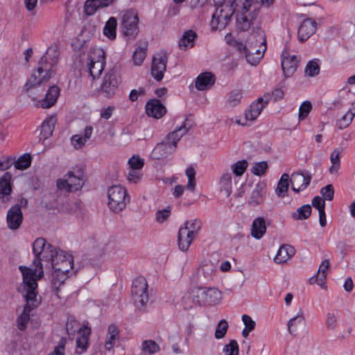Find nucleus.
Instances as JSON below:
<instances>
[{
    "instance_id": "8fccbe9b",
    "label": "nucleus",
    "mask_w": 355,
    "mask_h": 355,
    "mask_svg": "<svg viewBox=\"0 0 355 355\" xmlns=\"http://www.w3.org/2000/svg\"><path fill=\"white\" fill-rule=\"evenodd\" d=\"M83 327L80 326L79 322L73 318H69L67 320L66 330L69 336H73L76 332L78 333L79 329Z\"/></svg>"
},
{
    "instance_id": "5fc2aeb1",
    "label": "nucleus",
    "mask_w": 355,
    "mask_h": 355,
    "mask_svg": "<svg viewBox=\"0 0 355 355\" xmlns=\"http://www.w3.org/2000/svg\"><path fill=\"white\" fill-rule=\"evenodd\" d=\"M320 67L316 61L311 60L305 67V73L309 76H314L319 73Z\"/></svg>"
},
{
    "instance_id": "4c0bfd02",
    "label": "nucleus",
    "mask_w": 355,
    "mask_h": 355,
    "mask_svg": "<svg viewBox=\"0 0 355 355\" xmlns=\"http://www.w3.org/2000/svg\"><path fill=\"white\" fill-rule=\"evenodd\" d=\"M67 274L66 272H57L55 270L52 273L51 286L58 297H60L58 295L59 288L66 279Z\"/></svg>"
},
{
    "instance_id": "58836bf2",
    "label": "nucleus",
    "mask_w": 355,
    "mask_h": 355,
    "mask_svg": "<svg viewBox=\"0 0 355 355\" xmlns=\"http://www.w3.org/2000/svg\"><path fill=\"white\" fill-rule=\"evenodd\" d=\"M263 187L257 184L256 187L252 191L250 196L248 199V204L250 206L256 207L260 205L263 201V198L262 195Z\"/></svg>"
},
{
    "instance_id": "f257e3e1",
    "label": "nucleus",
    "mask_w": 355,
    "mask_h": 355,
    "mask_svg": "<svg viewBox=\"0 0 355 355\" xmlns=\"http://www.w3.org/2000/svg\"><path fill=\"white\" fill-rule=\"evenodd\" d=\"M214 3L218 7L212 15L211 26L216 30L225 28L236 7V27L241 31H248L258 17L261 7L258 0H224Z\"/></svg>"
},
{
    "instance_id": "473e14b6",
    "label": "nucleus",
    "mask_w": 355,
    "mask_h": 355,
    "mask_svg": "<svg viewBox=\"0 0 355 355\" xmlns=\"http://www.w3.org/2000/svg\"><path fill=\"white\" fill-rule=\"evenodd\" d=\"M290 182V177L287 173H283L277 183L275 189L277 196L279 198H284L287 195Z\"/></svg>"
},
{
    "instance_id": "37998d69",
    "label": "nucleus",
    "mask_w": 355,
    "mask_h": 355,
    "mask_svg": "<svg viewBox=\"0 0 355 355\" xmlns=\"http://www.w3.org/2000/svg\"><path fill=\"white\" fill-rule=\"evenodd\" d=\"M228 322L226 320L223 319L218 322L216 325L214 336L216 339L224 338L228 329Z\"/></svg>"
},
{
    "instance_id": "f8f14e48",
    "label": "nucleus",
    "mask_w": 355,
    "mask_h": 355,
    "mask_svg": "<svg viewBox=\"0 0 355 355\" xmlns=\"http://www.w3.org/2000/svg\"><path fill=\"white\" fill-rule=\"evenodd\" d=\"M268 104V101H263V98H259L257 101L253 102L245 112L244 122L241 119H236V123L241 125H248V121L252 122L259 116L263 109Z\"/></svg>"
},
{
    "instance_id": "a19ab883",
    "label": "nucleus",
    "mask_w": 355,
    "mask_h": 355,
    "mask_svg": "<svg viewBox=\"0 0 355 355\" xmlns=\"http://www.w3.org/2000/svg\"><path fill=\"white\" fill-rule=\"evenodd\" d=\"M220 189L224 191L227 196H229L232 192V175L230 173H223L220 177Z\"/></svg>"
},
{
    "instance_id": "0e129e2a",
    "label": "nucleus",
    "mask_w": 355,
    "mask_h": 355,
    "mask_svg": "<svg viewBox=\"0 0 355 355\" xmlns=\"http://www.w3.org/2000/svg\"><path fill=\"white\" fill-rule=\"evenodd\" d=\"M71 141L73 147L76 149L83 148L87 142L85 138H83L80 135H73L71 138Z\"/></svg>"
},
{
    "instance_id": "49530a36",
    "label": "nucleus",
    "mask_w": 355,
    "mask_h": 355,
    "mask_svg": "<svg viewBox=\"0 0 355 355\" xmlns=\"http://www.w3.org/2000/svg\"><path fill=\"white\" fill-rule=\"evenodd\" d=\"M14 163L16 168L26 169L31 165V156L30 154L25 153L20 156L16 162H14Z\"/></svg>"
},
{
    "instance_id": "a18cd8bd",
    "label": "nucleus",
    "mask_w": 355,
    "mask_h": 355,
    "mask_svg": "<svg viewBox=\"0 0 355 355\" xmlns=\"http://www.w3.org/2000/svg\"><path fill=\"white\" fill-rule=\"evenodd\" d=\"M330 159L332 165L329 168V172L332 174L336 173L338 172L340 165V153L338 149H335L332 151Z\"/></svg>"
},
{
    "instance_id": "3c124183",
    "label": "nucleus",
    "mask_w": 355,
    "mask_h": 355,
    "mask_svg": "<svg viewBox=\"0 0 355 355\" xmlns=\"http://www.w3.org/2000/svg\"><path fill=\"white\" fill-rule=\"evenodd\" d=\"M268 167V165L267 162L262 161L255 163L252 166L251 171L255 175L261 176L266 173Z\"/></svg>"
},
{
    "instance_id": "c85d7f7f",
    "label": "nucleus",
    "mask_w": 355,
    "mask_h": 355,
    "mask_svg": "<svg viewBox=\"0 0 355 355\" xmlns=\"http://www.w3.org/2000/svg\"><path fill=\"white\" fill-rule=\"evenodd\" d=\"M60 95V89L56 85L50 87L43 99L41 106L43 108H49L52 107L57 101Z\"/></svg>"
},
{
    "instance_id": "603ef678",
    "label": "nucleus",
    "mask_w": 355,
    "mask_h": 355,
    "mask_svg": "<svg viewBox=\"0 0 355 355\" xmlns=\"http://www.w3.org/2000/svg\"><path fill=\"white\" fill-rule=\"evenodd\" d=\"M248 165L247 161L244 159L236 162L232 166L233 173L236 176H241L247 169Z\"/></svg>"
},
{
    "instance_id": "ea45409f",
    "label": "nucleus",
    "mask_w": 355,
    "mask_h": 355,
    "mask_svg": "<svg viewBox=\"0 0 355 355\" xmlns=\"http://www.w3.org/2000/svg\"><path fill=\"white\" fill-rule=\"evenodd\" d=\"M202 227V222L199 219H193L190 220H187L184 223V227H181L180 228H185L188 230V232L190 234H192L195 237L198 234L199 231Z\"/></svg>"
},
{
    "instance_id": "9b49d317",
    "label": "nucleus",
    "mask_w": 355,
    "mask_h": 355,
    "mask_svg": "<svg viewBox=\"0 0 355 355\" xmlns=\"http://www.w3.org/2000/svg\"><path fill=\"white\" fill-rule=\"evenodd\" d=\"M119 79L114 71L110 70L103 78L99 92L106 98H112L119 85Z\"/></svg>"
},
{
    "instance_id": "f03ea898",
    "label": "nucleus",
    "mask_w": 355,
    "mask_h": 355,
    "mask_svg": "<svg viewBox=\"0 0 355 355\" xmlns=\"http://www.w3.org/2000/svg\"><path fill=\"white\" fill-rule=\"evenodd\" d=\"M19 270L23 276V283L19 290L25 298L26 304L22 313L17 318V328L23 331L26 329L30 320V313L38 306L40 301L37 300L36 288H37V279H34L35 272L30 268L19 266Z\"/></svg>"
},
{
    "instance_id": "2eb2a0df",
    "label": "nucleus",
    "mask_w": 355,
    "mask_h": 355,
    "mask_svg": "<svg viewBox=\"0 0 355 355\" xmlns=\"http://www.w3.org/2000/svg\"><path fill=\"white\" fill-rule=\"evenodd\" d=\"M176 149V146L172 144L169 140L165 137L164 140L158 143L151 152V157L155 159H162L173 153Z\"/></svg>"
},
{
    "instance_id": "f3484780",
    "label": "nucleus",
    "mask_w": 355,
    "mask_h": 355,
    "mask_svg": "<svg viewBox=\"0 0 355 355\" xmlns=\"http://www.w3.org/2000/svg\"><path fill=\"white\" fill-rule=\"evenodd\" d=\"M6 221L8 227L12 230H16L20 227L23 221L21 205H15L8 209Z\"/></svg>"
},
{
    "instance_id": "f704fd0d",
    "label": "nucleus",
    "mask_w": 355,
    "mask_h": 355,
    "mask_svg": "<svg viewBox=\"0 0 355 355\" xmlns=\"http://www.w3.org/2000/svg\"><path fill=\"white\" fill-rule=\"evenodd\" d=\"M56 119L54 116L47 117L41 125L40 135L44 139L49 138L53 133Z\"/></svg>"
},
{
    "instance_id": "ddd939ff",
    "label": "nucleus",
    "mask_w": 355,
    "mask_h": 355,
    "mask_svg": "<svg viewBox=\"0 0 355 355\" xmlns=\"http://www.w3.org/2000/svg\"><path fill=\"white\" fill-rule=\"evenodd\" d=\"M167 56L166 53H160L153 56L151 66V75L157 80L160 81L164 78L166 69Z\"/></svg>"
},
{
    "instance_id": "b1692460",
    "label": "nucleus",
    "mask_w": 355,
    "mask_h": 355,
    "mask_svg": "<svg viewBox=\"0 0 355 355\" xmlns=\"http://www.w3.org/2000/svg\"><path fill=\"white\" fill-rule=\"evenodd\" d=\"M204 306L218 304L222 299L221 292L216 288H203Z\"/></svg>"
},
{
    "instance_id": "13d9d810",
    "label": "nucleus",
    "mask_w": 355,
    "mask_h": 355,
    "mask_svg": "<svg viewBox=\"0 0 355 355\" xmlns=\"http://www.w3.org/2000/svg\"><path fill=\"white\" fill-rule=\"evenodd\" d=\"M312 109V105L310 101H304L302 103L299 109V119L300 120L304 119Z\"/></svg>"
},
{
    "instance_id": "4468645a",
    "label": "nucleus",
    "mask_w": 355,
    "mask_h": 355,
    "mask_svg": "<svg viewBox=\"0 0 355 355\" xmlns=\"http://www.w3.org/2000/svg\"><path fill=\"white\" fill-rule=\"evenodd\" d=\"M311 175L309 173H293L290 178L291 189L295 193L304 191L310 184Z\"/></svg>"
},
{
    "instance_id": "423d86ee",
    "label": "nucleus",
    "mask_w": 355,
    "mask_h": 355,
    "mask_svg": "<svg viewBox=\"0 0 355 355\" xmlns=\"http://www.w3.org/2000/svg\"><path fill=\"white\" fill-rule=\"evenodd\" d=\"M105 64V54L103 49L95 48L89 52L87 68L92 80L99 78Z\"/></svg>"
},
{
    "instance_id": "39448f33",
    "label": "nucleus",
    "mask_w": 355,
    "mask_h": 355,
    "mask_svg": "<svg viewBox=\"0 0 355 355\" xmlns=\"http://www.w3.org/2000/svg\"><path fill=\"white\" fill-rule=\"evenodd\" d=\"M50 244H48L46 247V241L43 238H37L33 244V250L35 256L33 260V263L35 264V269H32L33 272H35L34 279H40L43 274V267L41 263V261L46 259H50V250L49 248ZM31 270V268H30Z\"/></svg>"
},
{
    "instance_id": "0eeeda50",
    "label": "nucleus",
    "mask_w": 355,
    "mask_h": 355,
    "mask_svg": "<svg viewBox=\"0 0 355 355\" xmlns=\"http://www.w3.org/2000/svg\"><path fill=\"white\" fill-rule=\"evenodd\" d=\"M49 248H51L49 259L51 261L53 269L57 272H69L73 268V256L52 245H49Z\"/></svg>"
},
{
    "instance_id": "7ed1b4c3",
    "label": "nucleus",
    "mask_w": 355,
    "mask_h": 355,
    "mask_svg": "<svg viewBox=\"0 0 355 355\" xmlns=\"http://www.w3.org/2000/svg\"><path fill=\"white\" fill-rule=\"evenodd\" d=\"M46 60V56L41 58L37 69L33 71L30 78L24 86V92L34 101H37L40 96L36 95L33 90L48 82L55 74L53 64L47 63Z\"/></svg>"
},
{
    "instance_id": "9d476101",
    "label": "nucleus",
    "mask_w": 355,
    "mask_h": 355,
    "mask_svg": "<svg viewBox=\"0 0 355 355\" xmlns=\"http://www.w3.org/2000/svg\"><path fill=\"white\" fill-rule=\"evenodd\" d=\"M137 14L132 10L125 11L122 16L121 27L123 34L129 39H135L138 33Z\"/></svg>"
},
{
    "instance_id": "c756f323",
    "label": "nucleus",
    "mask_w": 355,
    "mask_h": 355,
    "mask_svg": "<svg viewBox=\"0 0 355 355\" xmlns=\"http://www.w3.org/2000/svg\"><path fill=\"white\" fill-rule=\"evenodd\" d=\"M203 288H195L192 289L184 298L191 301L190 307L204 305Z\"/></svg>"
},
{
    "instance_id": "338daca9",
    "label": "nucleus",
    "mask_w": 355,
    "mask_h": 355,
    "mask_svg": "<svg viewBox=\"0 0 355 355\" xmlns=\"http://www.w3.org/2000/svg\"><path fill=\"white\" fill-rule=\"evenodd\" d=\"M141 177V173L139 170L130 169L128 175L127 179L130 182L132 183H137Z\"/></svg>"
},
{
    "instance_id": "cd10ccee",
    "label": "nucleus",
    "mask_w": 355,
    "mask_h": 355,
    "mask_svg": "<svg viewBox=\"0 0 355 355\" xmlns=\"http://www.w3.org/2000/svg\"><path fill=\"white\" fill-rule=\"evenodd\" d=\"M195 238L187 229L180 228L178 236L179 248L183 252L187 251Z\"/></svg>"
},
{
    "instance_id": "a878e982",
    "label": "nucleus",
    "mask_w": 355,
    "mask_h": 355,
    "mask_svg": "<svg viewBox=\"0 0 355 355\" xmlns=\"http://www.w3.org/2000/svg\"><path fill=\"white\" fill-rule=\"evenodd\" d=\"M295 253V249L291 245H282L277 251L274 258L275 262L277 263H285L290 259Z\"/></svg>"
},
{
    "instance_id": "7c9ffc66",
    "label": "nucleus",
    "mask_w": 355,
    "mask_h": 355,
    "mask_svg": "<svg viewBox=\"0 0 355 355\" xmlns=\"http://www.w3.org/2000/svg\"><path fill=\"white\" fill-rule=\"evenodd\" d=\"M187 121V119L185 120ZM189 128L187 127L186 121L184 123L176 128L173 132L168 133L166 138L167 140H169L172 144L175 145L177 147L178 142L180 140V139L189 131Z\"/></svg>"
},
{
    "instance_id": "052dcab7",
    "label": "nucleus",
    "mask_w": 355,
    "mask_h": 355,
    "mask_svg": "<svg viewBox=\"0 0 355 355\" xmlns=\"http://www.w3.org/2000/svg\"><path fill=\"white\" fill-rule=\"evenodd\" d=\"M304 321L303 312L301 311L295 317L292 318L288 322V330L291 334H293L295 329H292V327H295L298 323Z\"/></svg>"
},
{
    "instance_id": "c9c22d12",
    "label": "nucleus",
    "mask_w": 355,
    "mask_h": 355,
    "mask_svg": "<svg viewBox=\"0 0 355 355\" xmlns=\"http://www.w3.org/2000/svg\"><path fill=\"white\" fill-rule=\"evenodd\" d=\"M216 266L210 261L202 263L198 268V274L202 275L207 279H211L216 272Z\"/></svg>"
},
{
    "instance_id": "69168bd1",
    "label": "nucleus",
    "mask_w": 355,
    "mask_h": 355,
    "mask_svg": "<svg viewBox=\"0 0 355 355\" xmlns=\"http://www.w3.org/2000/svg\"><path fill=\"white\" fill-rule=\"evenodd\" d=\"M353 121V118L349 113L345 114L337 122V125L340 129H343L348 127Z\"/></svg>"
},
{
    "instance_id": "412c9836",
    "label": "nucleus",
    "mask_w": 355,
    "mask_h": 355,
    "mask_svg": "<svg viewBox=\"0 0 355 355\" xmlns=\"http://www.w3.org/2000/svg\"><path fill=\"white\" fill-rule=\"evenodd\" d=\"M69 183V191H76L82 188L84 184V173L82 169L76 171H69L67 173Z\"/></svg>"
},
{
    "instance_id": "1a4fd4ad",
    "label": "nucleus",
    "mask_w": 355,
    "mask_h": 355,
    "mask_svg": "<svg viewBox=\"0 0 355 355\" xmlns=\"http://www.w3.org/2000/svg\"><path fill=\"white\" fill-rule=\"evenodd\" d=\"M131 294L135 304L144 306L148 301V284L145 278L140 277L134 279Z\"/></svg>"
},
{
    "instance_id": "864d4df0",
    "label": "nucleus",
    "mask_w": 355,
    "mask_h": 355,
    "mask_svg": "<svg viewBox=\"0 0 355 355\" xmlns=\"http://www.w3.org/2000/svg\"><path fill=\"white\" fill-rule=\"evenodd\" d=\"M242 98V92L239 89H235L230 92L227 102L231 106L239 105Z\"/></svg>"
},
{
    "instance_id": "6e6d98bb",
    "label": "nucleus",
    "mask_w": 355,
    "mask_h": 355,
    "mask_svg": "<svg viewBox=\"0 0 355 355\" xmlns=\"http://www.w3.org/2000/svg\"><path fill=\"white\" fill-rule=\"evenodd\" d=\"M223 352L225 355H238L239 345L235 340H230V343L223 348Z\"/></svg>"
},
{
    "instance_id": "c03bdc74",
    "label": "nucleus",
    "mask_w": 355,
    "mask_h": 355,
    "mask_svg": "<svg viewBox=\"0 0 355 355\" xmlns=\"http://www.w3.org/2000/svg\"><path fill=\"white\" fill-rule=\"evenodd\" d=\"M102 8L98 0H87L85 3V12L87 15H93L98 8Z\"/></svg>"
},
{
    "instance_id": "4be33fe9",
    "label": "nucleus",
    "mask_w": 355,
    "mask_h": 355,
    "mask_svg": "<svg viewBox=\"0 0 355 355\" xmlns=\"http://www.w3.org/2000/svg\"><path fill=\"white\" fill-rule=\"evenodd\" d=\"M119 330L115 324H110L107 327L106 338L105 340V348L107 351H111L116 343L119 340Z\"/></svg>"
},
{
    "instance_id": "bf43d9fd",
    "label": "nucleus",
    "mask_w": 355,
    "mask_h": 355,
    "mask_svg": "<svg viewBox=\"0 0 355 355\" xmlns=\"http://www.w3.org/2000/svg\"><path fill=\"white\" fill-rule=\"evenodd\" d=\"M128 164L130 169L140 170L144 164V159L139 156L133 155L129 160Z\"/></svg>"
},
{
    "instance_id": "bb28decb",
    "label": "nucleus",
    "mask_w": 355,
    "mask_h": 355,
    "mask_svg": "<svg viewBox=\"0 0 355 355\" xmlns=\"http://www.w3.org/2000/svg\"><path fill=\"white\" fill-rule=\"evenodd\" d=\"M266 232V223L263 217H257L252 222L251 235L256 239H261Z\"/></svg>"
},
{
    "instance_id": "6ab92c4d",
    "label": "nucleus",
    "mask_w": 355,
    "mask_h": 355,
    "mask_svg": "<svg viewBox=\"0 0 355 355\" xmlns=\"http://www.w3.org/2000/svg\"><path fill=\"white\" fill-rule=\"evenodd\" d=\"M166 112L165 106L159 99H152L146 105V112L148 116L160 119L166 114Z\"/></svg>"
},
{
    "instance_id": "dca6fc26",
    "label": "nucleus",
    "mask_w": 355,
    "mask_h": 355,
    "mask_svg": "<svg viewBox=\"0 0 355 355\" xmlns=\"http://www.w3.org/2000/svg\"><path fill=\"white\" fill-rule=\"evenodd\" d=\"M299 62L296 55L291 56L286 50L282 52V69L286 77H290L295 72Z\"/></svg>"
},
{
    "instance_id": "20e7f679",
    "label": "nucleus",
    "mask_w": 355,
    "mask_h": 355,
    "mask_svg": "<svg viewBox=\"0 0 355 355\" xmlns=\"http://www.w3.org/2000/svg\"><path fill=\"white\" fill-rule=\"evenodd\" d=\"M107 198L108 207L114 213L121 212L130 202V197L126 189L120 185L110 187L107 190Z\"/></svg>"
},
{
    "instance_id": "09e8293b",
    "label": "nucleus",
    "mask_w": 355,
    "mask_h": 355,
    "mask_svg": "<svg viewBox=\"0 0 355 355\" xmlns=\"http://www.w3.org/2000/svg\"><path fill=\"white\" fill-rule=\"evenodd\" d=\"M188 183L186 186L188 190L194 191L196 187V171L193 166H189L186 170Z\"/></svg>"
},
{
    "instance_id": "5701e85b",
    "label": "nucleus",
    "mask_w": 355,
    "mask_h": 355,
    "mask_svg": "<svg viewBox=\"0 0 355 355\" xmlns=\"http://www.w3.org/2000/svg\"><path fill=\"white\" fill-rule=\"evenodd\" d=\"M329 261L327 259L322 261L318 270V273L309 279L310 284H313V283H316L321 288H325L327 271L329 269Z\"/></svg>"
},
{
    "instance_id": "680f3d73",
    "label": "nucleus",
    "mask_w": 355,
    "mask_h": 355,
    "mask_svg": "<svg viewBox=\"0 0 355 355\" xmlns=\"http://www.w3.org/2000/svg\"><path fill=\"white\" fill-rule=\"evenodd\" d=\"M320 193L327 200H332L334 196V189L332 184H328L324 187H322L320 190Z\"/></svg>"
},
{
    "instance_id": "e433bc0d",
    "label": "nucleus",
    "mask_w": 355,
    "mask_h": 355,
    "mask_svg": "<svg viewBox=\"0 0 355 355\" xmlns=\"http://www.w3.org/2000/svg\"><path fill=\"white\" fill-rule=\"evenodd\" d=\"M117 26L116 19L114 17H111L106 21L105 25L103 28V34L105 36L110 40H114L116 36V30Z\"/></svg>"
},
{
    "instance_id": "a211bd4d",
    "label": "nucleus",
    "mask_w": 355,
    "mask_h": 355,
    "mask_svg": "<svg viewBox=\"0 0 355 355\" xmlns=\"http://www.w3.org/2000/svg\"><path fill=\"white\" fill-rule=\"evenodd\" d=\"M317 28V23L311 19H304L300 24L297 37L300 42L307 40L313 33H315Z\"/></svg>"
},
{
    "instance_id": "2f4dec72",
    "label": "nucleus",
    "mask_w": 355,
    "mask_h": 355,
    "mask_svg": "<svg viewBox=\"0 0 355 355\" xmlns=\"http://www.w3.org/2000/svg\"><path fill=\"white\" fill-rule=\"evenodd\" d=\"M78 334L80 335L76 339V346L78 348H80L81 350L85 351L87 348L89 336L91 334V329L87 326H83V328H80Z\"/></svg>"
},
{
    "instance_id": "de8ad7c7",
    "label": "nucleus",
    "mask_w": 355,
    "mask_h": 355,
    "mask_svg": "<svg viewBox=\"0 0 355 355\" xmlns=\"http://www.w3.org/2000/svg\"><path fill=\"white\" fill-rule=\"evenodd\" d=\"M142 350L149 354H153L160 350V347L154 340H144L141 345Z\"/></svg>"
},
{
    "instance_id": "79ce46f5",
    "label": "nucleus",
    "mask_w": 355,
    "mask_h": 355,
    "mask_svg": "<svg viewBox=\"0 0 355 355\" xmlns=\"http://www.w3.org/2000/svg\"><path fill=\"white\" fill-rule=\"evenodd\" d=\"M312 208L309 205H304L292 214L294 220H306L311 214Z\"/></svg>"
},
{
    "instance_id": "72a5a7b5",
    "label": "nucleus",
    "mask_w": 355,
    "mask_h": 355,
    "mask_svg": "<svg viewBox=\"0 0 355 355\" xmlns=\"http://www.w3.org/2000/svg\"><path fill=\"white\" fill-rule=\"evenodd\" d=\"M196 36V33L191 30L186 31L179 41V48L182 50H187L188 48L193 47Z\"/></svg>"
},
{
    "instance_id": "e2e57ef3",
    "label": "nucleus",
    "mask_w": 355,
    "mask_h": 355,
    "mask_svg": "<svg viewBox=\"0 0 355 355\" xmlns=\"http://www.w3.org/2000/svg\"><path fill=\"white\" fill-rule=\"evenodd\" d=\"M171 216V210L169 208L163 209L162 210L157 211L155 214L156 221L159 223H163L165 222Z\"/></svg>"
},
{
    "instance_id": "6e6552de",
    "label": "nucleus",
    "mask_w": 355,
    "mask_h": 355,
    "mask_svg": "<svg viewBox=\"0 0 355 355\" xmlns=\"http://www.w3.org/2000/svg\"><path fill=\"white\" fill-rule=\"evenodd\" d=\"M259 41L256 40V44L254 46H252V43L254 40V37L252 36L249 37V49L248 53L245 55L246 60L248 63L252 65H257L261 58L263 57V53L266 50V40L265 35L262 32L259 34Z\"/></svg>"
},
{
    "instance_id": "393cba45",
    "label": "nucleus",
    "mask_w": 355,
    "mask_h": 355,
    "mask_svg": "<svg viewBox=\"0 0 355 355\" xmlns=\"http://www.w3.org/2000/svg\"><path fill=\"white\" fill-rule=\"evenodd\" d=\"M11 178L12 175L8 172H6L0 178V199L2 200L3 202H6L8 200V196L12 191L10 184Z\"/></svg>"
},
{
    "instance_id": "774afa93",
    "label": "nucleus",
    "mask_w": 355,
    "mask_h": 355,
    "mask_svg": "<svg viewBox=\"0 0 355 355\" xmlns=\"http://www.w3.org/2000/svg\"><path fill=\"white\" fill-rule=\"evenodd\" d=\"M66 344V340L62 338L59 342L58 346L55 347L53 352L51 355H64V346Z\"/></svg>"
},
{
    "instance_id": "4d7b16f0",
    "label": "nucleus",
    "mask_w": 355,
    "mask_h": 355,
    "mask_svg": "<svg viewBox=\"0 0 355 355\" xmlns=\"http://www.w3.org/2000/svg\"><path fill=\"white\" fill-rule=\"evenodd\" d=\"M146 53L144 49H137L132 55V60L134 64L137 66L141 65L146 58Z\"/></svg>"
},
{
    "instance_id": "aec40b11",
    "label": "nucleus",
    "mask_w": 355,
    "mask_h": 355,
    "mask_svg": "<svg viewBox=\"0 0 355 355\" xmlns=\"http://www.w3.org/2000/svg\"><path fill=\"white\" fill-rule=\"evenodd\" d=\"M215 82V76L211 72L205 71L198 76L195 85L198 90L204 91L210 89Z\"/></svg>"
}]
</instances>
